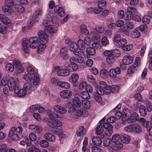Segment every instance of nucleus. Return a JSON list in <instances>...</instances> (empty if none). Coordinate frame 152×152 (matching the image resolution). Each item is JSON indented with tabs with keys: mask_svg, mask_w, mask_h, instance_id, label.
Returning a JSON list of instances; mask_svg holds the SVG:
<instances>
[{
	"mask_svg": "<svg viewBox=\"0 0 152 152\" xmlns=\"http://www.w3.org/2000/svg\"><path fill=\"white\" fill-rule=\"evenodd\" d=\"M19 83L18 78L10 77L8 81V86L10 91L13 94H17L18 97H21L24 96L27 92L26 90L24 89H20Z\"/></svg>",
	"mask_w": 152,
	"mask_h": 152,
	"instance_id": "f257e3e1",
	"label": "nucleus"
},
{
	"mask_svg": "<svg viewBox=\"0 0 152 152\" xmlns=\"http://www.w3.org/2000/svg\"><path fill=\"white\" fill-rule=\"evenodd\" d=\"M124 130L126 132H135L140 133L142 131L141 127L136 124H131L124 127Z\"/></svg>",
	"mask_w": 152,
	"mask_h": 152,
	"instance_id": "f03ea898",
	"label": "nucleus"
},
{
	"mask_svg": "<svg viewBox=\"0 0 152 152\" xmlns=\"http://www.w3.org/2000/svg\"><path fill=\"white\" fill-rule=\"evenodd\" d=\"M95 88L96 92L94 93V97L95 100L98 102H100L102 101V98L101 95L104 94V92L102 89L99 88L98 86H96Z\"/></svg>",
	"mask_w": 152,
	"mask_h": 152,
	"instance_id": "7ed1b4c3",
	"label": "nucleus"
},
{
	"mask_svg": "<svg viewBox=\"0 0 152 152\" xmlns=\"http://www.w3.org/2000/svg\"><path fill=\"white\" fill-rule=\"evenodd\" d=\"M37 35L39 37L38 39L41 43H47L48 40V38L47 35L45 32L39 30L37 32Z\"/></svg>",
	"mask_w": 152,
	"mask_h": 152,
	"instance_id": "20e7f679",
	"label": "nucleus"
},
{
	"mask_svg": "<svg viewBox=\"0 0 152 152\" xmlns=\"http://www.w3.org/2000/svg\"><path fill=\"white\" fill-rule=\"evenodd\" d=\"M99 85L100 86L99 87L102 89L104 92V94H105L108 95L111 92V87L110 86L107 85L105 82L101 81L99 83Z\"/></svg>",
	"mask_w": 152,
	"mask_h": 152,
	"instance_id": "39448f33",
	"label": "nucleus"
},
{
	"mask_svg": "<svg viewBox=\"0 0 152 152\" xmlns=\"http://www.w3.org/2000/svg\"><path fill=\"white\" fill-rule=\"evenodd\" d=\"M29 41L30 44V47L33 48H37L39 42V40L37 37H31L29 39Z\"/></svg>",
	"mask_w": 152,
	"mask_h": 152,
	"instance_id": "423d86ee",
	"label": "nucleus"
},
{
	"mask_svg": "<svg viewBox=\"0 0 152 152\" xmlns=\"http://www.w3.org/2000/svg\"><path fill=\"white\" fill-rule=\"evenodd\" d=\"M69 48L70 50L73 52V53L76 55L79 56L81 55V53H80L79 50L77 49V44L75 42H70L69 45Z\"/></svg>",
	"mask_w": 152,
	"mask_h": 152,
	"instance_id": "0eeeda50",
	"label": "nucleus"
},
{
	"mask_svg": "<svg viewBox=\"0 0 152 152\" xmlns=\"http://www.w3.org/2000/svg\"><path fill=\"white\" fill-rule=\"evenodd\" d=\"M48 125L53 128H56L62 125L61 122L58 120H53L48 121L47 123Z\"/></svg>",
	"mask_w": 152,
	"mask_h": 152,
	"instance_id": "6e6552de",
	"label": "nucleus"
},
{
	"mask_svg": "<svg viewBox=\"0 0 152 152\" xmlns=\"http://www.w3.org/2000/svg\"><path fill=\"white\" fill-rule=\"evenodd\" d=\"M121 72L119 68L116 67L115 69L112 68L108 72V75L110 77L114 78L116 77L117 74H119Z\"/></svg>",
	"mask_w": 152,
	"mask_h": 152,
	"instance_id": "1a4fd4ad",
	"label": "nucleus"
},
{
	"mask_svg": "<svg viewBox=\"0 0 152 152\" xmlns=\"http://www.w3.org/2000/svg\"><path fill=\"white\" fill-rule=\"evenodd\" d=\"M53 109L55 112L61 114L65 113L66 112V110L64 107L59 105L54 106Z\"/></svg>",
	"mask_w": 152,
	"mask_h": 152,
	"instance_id": "9d476101",
	"label": "nucleus"
},
{
	"mask_svg": "<svg viewBox=\"0 0 152 152\" xmlns=\"http://www.w3.org/2000/svg\"><path fill=\"white\" fill-rule=\"evenodd\" d=\"M13 64L18 73H21L23 71V68L19 61L17 60H14L13 62Z\"/></svg>",
	"mask_w": 152,
	"mask_h": 152,
	"instance_id": "9b49d317",
	"label": "nucleus"
},
{
	"mask_svg": "<svg viewBox=\"0 0 152 152\" xmlns=\"http://www.w3.org/2000/svg\"><path fill=\"white\" fill-rule=\"evenodd\" d=\"M89 37L91 40L94 42H98L100 40L101 38L99 35L96 32H91Z\"/></svg>",
	"mask_w": 152,
	"mask_h": 152,
	"instance_id": "f8f14e48",
	"label": "nucleus"
},
{
	"mask_svg": "<svg viewBox=\"0 0 152 152\" xmlns=\"http://www.w3.org/2000/svg\"><path fill=\"white\" fill-rule=\"evenodd\" d=\"M77 44L78 48L79 49V51L80 53H81V54H83L84 52V50L86 49V47L84 41L81 39H79L78 41Z\"/></svg>",
	"mask_w": 152,
	"mask_h": 152,
	"instance_id": "ddd939ff",
	"label": "nucleus"
},
{
	"mask_svg": "<svg viewBox=\"0 0 152 152\" xmlns=\"http://www.w3.org/2000/svg\"><path fill=\"white\" fill-rule=\"evenodd\" d=\"M79 77V76L78 74L74 73L71 75V77L69 78V79L70 82L72 83L74 86H77L76 83L78 80Z\"/></svg>",
	"mask_w": 152,
	"mask_h": 152,
	"instance_id": "4468645a",
	"label": "nucleus"
},
{
	"mask_svg": "<svg viewBox=\"0 0 152 152\" xmlns=\"http://www.w3.org/2000/svg\"><path fill=\"white\" fill-rule=\"evenodd\" d=\"M28 40L26 39H23L22 42V49L25 53L29 52L30 48V45L28 44Z\"/></svg>",
	"mask_w": 152,
	"mask_h": 152,
	"instance_id": "2eb2a0df",
	"label": "nucleus"
},
{
	"mask_svg": "<svg viewBox=\"0 0 152 152\" xmlns=\"http://www.w3.org/2000/svg\"><path fill=\"white\" fill-rule=\"evenodd\" d=\"M72 94V91L68 90H66L61 91L60 93V96L65 99L69 98Z\"/></svg>",
	"mask_w": 152,
	"mask_h": 152,
	"instance_id": "dca6fc26",
	"label": "nucleus"
},
{
	"mask_svg": "<svg viewBox=\"0 0 152 152\" xmlns=\"http://www.w3.org/2000/svg\"><path fill=\"white\" fill-rule=\"evenodd\" d=\"M133 60V58L132 56H125L123 58L122 62L124 65H129L132 62Z\"/></svg>",
	"mask_w": 152,
	"mask_h": 152,
	"instance_id": "f3484780",
	"label": "nucleus"
},
{
	"mask_svg": "<svg viewBox=\"0 0 152 152\" xmlns=\"http://www.w3.org/2000/svg\"><path fill=\"white\" fill-rule=\"evenodd\" d=\"M60 56L64 60L68 59L69 58L68 54L67 53V50L66 48H62L60 51Z\"/></svg>",
	"mask_w": 152,
	"mask_h": 152,
	"instance_id": "a211bd4d",
	"label": "nucleus"
},
{
	"mask_svg": "<svg viewBox=\"0 0 152 152\" xmlns=\"http://www.w3.org/2000/svg\"><path fill=\"white\" fill-rule=\"evenodd\" d=\"M54 10L56 12H57L59 16L61 17L64 16L66 13L65 11L63 10L61 7L59 6L56 5L54 7Z\"/></svg>",
	"mask_w": 152,
	"mask_h": 152,
	"instance_id": "6ab92c4d",
	"label": "nucleus"
},
{
	"mask_svg": "<svg viewBox=\"0 0 152 152\" xmlns=\"http://www.w3.org/2000/svg\"><path fill=\"white\" fill-rule=\"evenodd\" d=\"M123 145L119 142H114L111 146L112 148L115 151H119L121 150L123 148Z\"/></svg>",
	"mask_w": 152,
	"mask_h": 152,
	"instance_id": "aec40b11",
	"label": "nucleus"
},
{
	"mask_svg": "<svg viewBox=\"0 0 152 152\" xmlns=\"http://www.w3.org/2000/svg\"><path fill=\"white\" fill-rule=\"evenodd\" d=\"M44 137L47 140L53 142L56 139V137L53 134L50 133H47L44 135Z\"/></svg>",
	"mask_w": 152,
	"mask_h": 152,
	"instance_id": "412c9836",
	"label": "nucleus"
},
{
	"mask_svg": "<svg viewBox=\"0 0 152 152\" xmlns=\"http://www.w3.org/2000/svg\"><path fill=\"white\" fill-rule=\"evenodd\" d=\"M123 116L122 120L123 121H125L127 120L130 115L131 112L128 109H124L123 111Z\"/></svg>",
	"mask_w": 152,
	"mask_h": 152,
	"instance_id": "4be33fe9",
	"label": "nucleus"
},
{
	"mask_svg": "<svg viewBox=\"0 0 152 152\" xmlns=\"http://www.w3.org/2000/svg\"><path fill=\"white\" fill-rule=\"evenodd\" d=\"M47 19L43 21V25L46 28L50 26L49 24L50 21H53V14H51V15H47Z\"/></svg>",
	"mask_w": 152,
	"mask_h": 152,
	"instance_id": "5701e85b",
	"label": "nucleus"
},
{
	"mask_svg": "<svg viewBox=\"0 0 152 152\" xmlns=\"http://www.w3.org/2000/svg\"><path fill=\"white\" fill-rule=\"evenodd\" d=\"M86 132V129L83 126H81L77 129L76 133L78 137H82Z\"/></svg>",
	"mask_w": 152,
	"mask_h": 152,
	"instance_id": "b1692460",
	"label": "nucleus"
},
{
	"mask_svg": "<svg viewBox=\"0 0 152 152\" xmlns=\"http://www.w3.org/2000/svg\"><path fill=\"white\" fill-rule=\"evenodd\" d=\"M70 73V71L67 69H60L57 71V74L59 76H66L69 75Z\"/></svg>",
	"mask_w": 152,
	"mask_h": 152,
	"instance_id": "393cba45",
	"label": "nucleus"
},
{
	"mask_svg": "<svg viewBox=\"0 0 152 152\" xmlns=\"http://www.w3.org/2000/svg\"><path fill=\"white\" fill-rule=\"evenodd\" d=\"M138 119V114L136 113H133L129 118L127 120L129 123H132L137 120Z\"/></svg>",
	"mask_w": 152,
	"mask_h": 152,
	"instance_id": "a878e982",
	"label": "nucleus"
},
{
	"mask_svg": "<svg viewBox=\"0 0 152 152\" xmlns=\"http://www.w3.org/2000/svg\"><path fill=\"white\" fill-rule=\"evenodd\" d=\"M57 86L61 88L66 89H69L70 87V84L68 83L65 82L60 81L59 80Z\"/></svg>",
	"mask_w": 152,
	"mask_h": 152,
	"instance_id": "bb28decb",
	"label": "nucleus"
},
{
	"mask_svg": "<svg viewBox=\"0 0 152 152\" xmlns=\"http://www.w3.org/2000/svg\"><path fill=\"white\" fill-rule=\"evenodd\" d=\"M45 30L50 33H55L57 31V27L56 26L50 25L47 27L45 29Z\"/></svg>",
	"mask_w": 152,
	"mask_h": 152,
	"instance_id": "cd10ccee",
	"label": "nucleus"
},
{
	"mask_svg": "<svg viewBox=\"0 0 152 152\" xmlns=\"http://www.w3.org/2000/svg\"><path fill=\"white\" fill-rule=\"evenodd\" d=\"M81 102L77 97H75L72 100V104L76 107H80L81 105Z\"/></svg>",
	"mask_w": 152,
	"mask_h": 152,
	"instance_id": "c85d7f7f",
	"label": "nucleus"
},
{
	"mask_svg": "<svg viewBox=\"0 0 152 152\" xmlns=\"http://www.w3.org/2000/svg\"><path fill=\"white\" fill-rule=\"evenodd\" d=\"M87 55V57L88 58L90 57V55H93L96 53V50L95 49L92 47H89L86 49Z\"/></svg>",
	"mask_w": 152,
	"mask_h": 152,
	"instance_id": "c756f323",
	"label": "nucleus"
},
{
	"mask_svg": "<svg viewBox=\"0 0 152 152\" xmlns=\"http://www.w3.org/2000/svg\"><path fill=\"white\" fill-rule=\"evenodd\" d=\"M92 142L94 145L97 146L99 145L102 143L101 139L97 137H94L92 138Z\"/></svg>",
	"mask_w": 152,
	"mask_h": 152,
	"instance_id": "7c9ffc66",
	"label": "nucleus"
},
{
	"mask_svg": "<svg viewBox=\"0 0 152 152\" xmlns=\"http://www.w3.org/2000/svg\"><path fill=\"white\" fill-rule=\"evenodd\" d=\"M40 78L39 75L37 72L34 74L33 78V84L34 85H37L39 83Z\"/></svg>",
	"mask_w": 152,
	"mask_h": 152,
	"instance_id": "2f4dec72",
	"label": "nucleus"
},
{
	"mask_svg": "<svg viewBox=\"0 0 152 152\" xmlns=\"http://www.w3.org/2000/svg\"><path fill=\"white\" fill-rule=\"evenodd\" d=\"M121 141L125 144H128L130 141V137L126 134L123 135L121 138Z\"/></svg>",
	"mask_w": 152,
	"mask_h": 152,
	"instance_id": "473e14b6",
	"label": "nucleus"
},
{
	"mask_svg": "<svg viewBox=\"0 0 152 152\" xmlns=\"http://www.w3.org/2000/svg\"><path fill=\"white\" fill-rule=\"evenodd\" d=\"M139 111L141 116H145L147 115L146 107L144 105H141L139 107Z\"/></svg>",
	"mask_w": 152,
	"mask_h": 152,
	"instance_id": "72a5a7b5",
	"label": "nucleus"
},
{
	"mask_svg": "<svg viewBox=\"0 0 152 152\" xmlns=\"http://www.w3.org/2000/svg\"><path fill=\"white\" fill-rule=\"evenodd\" d=\"M78 95L79 96L83 99H89L90 98L89 94L87 91H81Z\"/></svg>",
	"mask_w": 152,
	"mask_h": 152,
	"instance_id": "f704fd0d",
	"label": "nucleus"
},
{
	"mask_svg": "<svg viewBox=\"0 0 152 152\" xmlns=\"http://www.w3.org/2000/svg\"><path fill=\"white\" fill-rule=\"evenodd\" d=\"M0 19L4 24H8L10 22V20L3 14L0 15Z\"/></svg>",
	"mask_w": 152,
	"mask_h": 152,
	"instance_id": "c9c22d12",
	"label": "nucleus"
},
{
	"mask_svg": "<svg viewBox=\"0 0 152 152\" xmlns=\"http://www.w3.org/2000/svg\"><path fill=\"white\" fill-rule=\"evenodd\" d=\"M80 32L85 35H88L89 33V31L88 30L86 26L84 25H82L80 26Z\"/></svg>",
	"mask_w": 152,
	"mask_h": 152,
	"instance_id": "e433bc0d",
	"label": "nucleus"
},
{
	"mask_svg": "<svg viewBox=\"0 0 152 152\" xmlns=\"http://www.w3.org/2000/svg\"><path fill=\"white\" fill-rule=\"evenodd\" d=\"M86 110L82 108L77 109L76 110L75 113V114L77 116H80L83 115L84 112L86 114Z\"/></svg>",
	"mask_w": 152,
	"mask_h": 152,
	"instance_id": "4c0bfd02",
	"label": "nucleus"
},
{
	"mask_svg": "<svg viewBox=\"0 0 152 152\" xmlns=\"http://www.w3.org/2000/svg\"><path fill=\"white\" fill-rule=\"evenodd\" d=\"M16 10L20 13H23L25 11V9L23 6L19 4H16L15 5Z\"/></svg>",
	"mask_w": 152,
	"mask_h": 152,
	"instance_id": "58836bf2",
	"label": "nucleus"
},
{
	"mask_svg": "<svg viewBox=\"0 0 152 152\" xmlns=\"http://www.w3.org/2000/svg\"><path fill=\"white\" fill-rule=\"evenodd\" d=\"M132 37L133 38H138L140 35V32L137 30L132 31L131 33Z\"/></svg>",
	"mask_w": 152,
	"mask_h": 152,
	"instance_id": "ea45409f",
	"label": "nucleus"
},
{
	"mask_svg": "<svg viewBox=\"0 0 152 152\" xmlns=\"http://www.w3.org/2000/svg\"><path fill=\"white\" fill-rule=\"evenodd\" d=\"M29 25H28L29 28L31 27L32 25L36 21H37V18L35 17L34 15L33 16H30V17Z\"/></svg>",
	"mask_w": 152,
	"mask_h": 152,
	"instance_id": "a19ab883",
	"label": "nucleus"
},
{
	"mask_svg": "<svg viewBox=\"0 0 152 152\" xmlns=\"http://www.w3.org/2000/svg\"><path fill=\"white\" fill-rule=\"evenodd\" d=\"M103 131V126L102 124H100L96 127V132L97 134H102Z\"/></svg>",
	"mask_w": 152,
	"mask_h": 152,
	"instance_id": "79ce46f5",
	"label": "nucleus"
},
{
	"mask_svg": "<svg viewBox=\"0 0 152 152\" xmlns=\"http://www.w3.org/2000/svg\"><path fill=\"white\" fill-rule=\"evenodd\" d=\"M82 104L83 107L86 109L89 108L91 106V103L88 100H85L83 101Z\"/></svg>",
	"mask_w": 152,
	"mask_h": 152,
	"instance_id": "37998d69",
	"label": "nucleus"
},
{
	"mask_svg": "<svg viewBox=\"0 0 152 152\" xmlns=\"http://www.w3.org/2000/svg\"><path fill=\"white\" fill-rule=\"evenodd\" d=\"M86 83L85 81H82L79 84L78 88L80 90H83L84 89H85L87 86Z\"/></svg>",
	"mask_w": 152,
	"mask_h": 152,
	"instance_id": "c03bdc74",
	"label": "nucleus"
},
{
	"mask_svg": "<svg viewBox=\"0 0 152 152\" xmlns=\"http://www.w3.org/2000/svg\"><path fill=\"white\" fill-rule=\"evenodd\" d=\"M127 43V41L126 39L124 38L121 39L120 40L119 42L118 43L117 45H118L119 47L122 48L125 45H126Z\"/></svg>",
	"mask_w": 152,
	"mask_h": 152,
	"instance_id": "a18cd8bd",
	"label": "nucleus"
},
{
	"mask_svg": "<svg viewBox=\"0 0 152 152\" xmlns=\"http://www.w3.org/2000/svg\"><path fill=\"white\" fill-rule=\"evenodd\" d=\"M101 43L102 45L105 46L109 45V42L107 37H104L102 39Z\"/></svg>",
	"mask_w": 152,
	"mask_h": 152,
	"instance_id": "49530a36",
	"label": "nucleus"
},
{
	"mask_svg": "<svg viewBox=\"0 0 152 152\" xmlns=\"http://www.w3.org/2000/svg\"><path fill=\"white\" fill-rule=\"evenodd\" d=\"M6 70L9 72H12L14 69V66L10 63L7 64L6 66Z\"/></svg>",
	"mask_w": 152,
	"mask_h": 152,
	"instance_id": "de8ad7c7",
	"label": "nucleus"
},
{
	"mask_svg": "<svg viewBox=\"0 0 152 152\" xmlns=\"http://www.w3.org/2000/svg\"><path fill=\"white\" fill-rule=\"evenodd\" d=\"M127 12L130 13H136L137 12V10L133 7H128L127 8Z\"/></svg>",
	"mask_w": 152,
	"mask_h": 152,
	"instance_id": "09e8293b",
	"label": "nucleus"
},
{
	"mask_svg": "<svg viewBox=\"0 0 152 152\" xmlns=\"http://www.w3.org/2000/svg\"><path fill=\"white\" fill-rule=\"evenodd\" d=\"M27 71L28 73L30 75L34 76V74L36 72H35L34 69L32 67L29 66L27 67Z\"/></svg>",
	"mask_w": 152,
	"mask_h": 152,
	"instance_id": "8fccbe9b",
	"label": "nucleus"
},
{
	"mask_svg": "<svg viewBox=\"0 0 152 152\" xmlns=\"http://www.w3.org/2000/svg\"><path fill=\"white\" fill-rule=\"evenodd\" d=\"M126 24L127 28L129 29H132L134 27V25L133 22L131 21H127Z\"/></svg>",
	"mask_w": 152,
	"mask_h": 152,
	"instance_id": "3c124183",
	"label": "nucleus"
},
{
	"mask_svg": "<svg viewBox=\"0 0 152 152\" xmlns=\"http://www.w3.org/2000/svg\"><path fill=\"white\" fill-rule=\"evenodd\" d=\"M107 71L106 69H102L100 71L101 76L102 78H106L107 76Z\"/></svg>",
	"mask_w": 152,
	"mask_h": 152,
	"instance_id": "603ef678",
	"label": "nucleus"
},
{
	"mask_svg": "<svg viewBox=\"0 0 152 152\" xmlns=\"http://www.w3.org/2000/svg\"><path fill=\"white\" fill-rule=\"evenodd\" d=\"M91 39L90 38L88 37H86L84 38L83 41L86 45L89 46L91 43Z\"/></svg>",
	"mask_w": 152,
	"mask_h": 152,
	"instance_id": "864d4df0",
	"label": "nucleus"
},
{
	"mask_svg": "<svg viewBox=\"0 0 152 152\" xmlns=\"http://www.w3.org/2000/svg\"><path fill=\"white\" fill-rule=\"evenodd\" d=\"M150 17L149 16L145 15L142 19V21L144 23L147 24L150 22Z\"/></svg>",
	"mask_w": 152,
	"mask_h": 152,
	"instance_id": "5fc2aeb1",
	"label": "nucleus"
},
{
	"mask_svg": "<svg viewBox=\"0 0 152 152\" xmlns=\"http://www.w3.org/2000/svg\"><path fill=\"white\" fill-rule=\"evenodd\" d=\"M114 56H113L107 57L106 60L107 62L109 64H112L115 61Z\"/></svg>",
	"mask_w": 152,
	"mask_h": 152,
	"instance_id": "6e6d98bb",
	"label": "nucleus"
},
{
	"mask_svg": "<svg viewBox=\"0 0 152 152\" xmlns=\"http://www.w3.org/2000/svg\"><path fill=\"white\" fill-rule=\"evenodd\" d=\"M5 4L9 7H11L13 6L14 5V0H6Z\"/></svg>",
	"mask_w": 152,
	"mask_h": 152,
	"instance_id": "4d7b16f0",
	"label": "nucleus"
},
{
	"mask_svg": "<svg viewBox=\"0 0 152 152\" xmlns=\"http://www.w3.org/2000/svg\"><path fill=\"white\" fill-rule=\"evenodd\" d=\"M45 43H41L40 41H39V45L37 47L39 51H42L44 50L45 47Z\"/></svg>",
	"mask_w": 152,
	"mask_h": 152,
	"instance_id": "13d9d810",
	"label": "nucleus"
},
{
	"mask_svg": "<svg viewBox=\"0 0 152 152\" xmlns=\"http://www.w3.org/2000/svg\"><path fill=\"white\" fill-rule=\"evenodd\" d=\"M48 116L52 120H54V118H56V117L58 118H60V117H59L58 115H56L53 112H50V113L48 114Z\"/></svg>",
	"mask_w": 152,
	"mask_h": 152,
	"instance_id": "bf43d9fd",
	"label": "nucleus"
},
{
	"mask_svg": "<svg viewBox=\"0 0 152 152\" xmlns=\"http://www.w3.org/2000/svg\"><path fill=\"white\" fill-rule=\"evenodd\" d=\"M121 36L119 34H116L114 37V42L116 43L117 45L118 43L119 42L121 39Z\"/></svg>",
	"mask_w": 152,
	"mask_h": 152,
	"instance_id": "052dcab7",
	"label": "nucleus"
},
{
	"mask_svg": "<svg viewBox=\"0 0 152 152\" xmlns=\"http://www.w3.org/2000/svg\"><path fill=\"white\" fill-rule=\"evenodd\" d=\"M119 138L120 136L118 134H115L112 136L111 141L113 142H118L117 141L119 139Z\"/></svg>",
	"mask_w": 152,
	"mask_h": 152,
	"instance_id": "680f3d73",
	"label": "nucleus"
},
{
	"mask_svg": "<svg viewBox=\"0 0 152 152\" xmlns=\"http://www.w3.org/2000/svg\"><path fill=\"white\" fill-rule=\"evenodd\" d=\"M135 67L133 65L131 66L128 69V72L129 74H131L134 72L135 70Z\"/></svg>",
	"mask_w": 152,
	"mask_h": 152,
	"instance_id": "e2e57ef3",
	"label": "nucleus"
},
{
	"mask_svg": "<svg viewBox=\"0 0 152 152\" xmlns=\"http://www.w3.org/2000/svg\"><path fill=\"white\" fill-rule=\"evenodd\" d=\"M32 85L29 82L26 83L24 85V88L25 90H30L31 88Z\"/></svg>",
	"mask_w": 152,
	"mask_h": 152,
	"instance_id": "0e129e2a",
	"label": "nucleus"
},
{
	"mask_svg": "<svg viewBox=\"0 0 152 152\" xmlns=\"http://www.w3.org/2000/svg\"><path fill=\"white\" fill-rule=\"evenodd\" d=\"M39 107L38 105L36 104L31 106L30 107L29 110L31 112H33L37 110Z\"/></svg>",
	"mask_w": 152,
	"mask_h": 152,
	"instance_id": "69168bd1",
	"label": "nucleus"
},
{
	"mask_svg": "<svg viewBox=\"0 0 152 152\" xmlns=\"http://www.w3.org/2000/svg\"><path fill=\"white\" fill-rule=\"evenodd\" d=\"M28 152H41L40 150L34 147H31L28 150Z\"/></svg>",
	"mask_w": 152,
	"mask_h": 152,
	"instance_id": "338daca9",
	"label": "nucleus"
},
{
	"mask_svg": "<svg viewBox=\"0 0 152 152\" xmlns=\"http://www.w3.org/2000/svg\"><path fill=\"white\" fill-rule=\"evenodd\" d=\"M40 146L43 147L45 148L48 145V141L45 140H42L40 142Z\"/></svg>",
	"mask_w": 152,
	"mask_h": 152,
	"instance_id": "774afa93",
	"label": "nucleus"
}]
</instances>
